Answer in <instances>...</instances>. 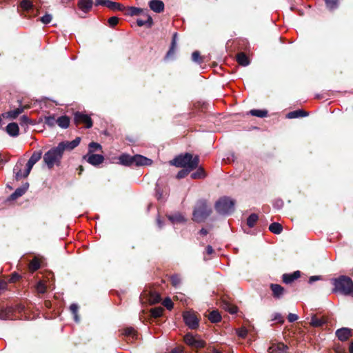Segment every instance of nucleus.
Returning a JSON list of instances; mask_svg holds the SVG:
<instances>
[{
	"label": "nucleus",
	"instance_id": "nucleus-17",
	"mask_svg": "<svg viewBox=\"0 0 353 353\" xmlns=\"http://www.w3.org/2000/svg\"><path fill=\"white\" fill-rule=\"evenodd\" d=\"M6 131L10 136L15 137L19 135V128L16 123H10L6 126Z\"/></svg>",
	"mask_w": 353,
	"mask_h": 353
},
{
	"label": "nucleus",
	"instance_id": "nucleus-12",
	"mask_svg": "<svg viewBox=\"0 0 353 353\" xmlns=\"http://www.w3.org/2000/svg\"><path fill=\"white\" fill-rule=\"evenodd\" d=\"M270 287L272 292V295L275 299H279L283 296L285 290L281 285L279 284L271 283Z\"/></svg>",
	"mask_w": 353,
	"mask_h": 353
},
{
	"label": "nucleus",
	"instance_id": "nucleus-35",
	"mask_svg": "<svg viewBox=\"0 0 353 353\" xmlns=\"http://www.w3.org/2000/svg\"><path fill=\"white\" fill-rule=\"evenodd\" d=\"M250 114L252 116L263 118L267 116L268 111L264 110H251Z\"/></svg>",
	"mask_w": 353,
	"mask_h": 353
},
{
	"label": "nucleus",
	"instance_id": "nucleus-45",
	"mask_svg": "<svg viewBox=\"0 0 353 353\" xmlns=\"http://www.w3.org/2000/svg\"><path fill=\"white\" fill-rule=\"evenodd\" d=\"M23 112V108H17L8 112V117L12 119L17 118Z\"/></svg>",
	"mask_w": 353,
	"mask_h": 353
},
{
	"label": "nucleus",
	"instance_id": "nucleus-49",
	"mask_svg": "<svg viewBox=\"0 0 353 353\" xmlns=\"http://www.w3.org/2000/svg\"><path fill=\"white\" fill-rule=\"evenodd\" d=\"M52 19V14L46 13L44 16L41 17L40 21L44 24H48L51 22Z\"/></svg>",
	"mask_w": 353,
	"mask_h": 353
},
{
	"label": "nucleus",
	"instance_id": "nucleus-40",
	"mask_svg": "<svg viewBox=\"0 0 353 353\" xmlns=\"http://www.w3.org/2000/svg\"><path fill=\"white\" fill-rule=\"evenodd\" d=\"M70 310L71 311V312L74 315V321L76 322H79V316L77 314V312H78V310H79V306L76 303H72L70 307Z\"/></svg>",
	"mask_w": 353,
	"mask_h": 353
},
{
	"label": "nucleus",
	"instance_id": "nucleus-61",
	"mask_svg": "<svg viewBox=\"0 0 353 353\" xmlns=\"http://www.w3.org/2000/svg\"><path fill=\"white\" fill-rule=\"evenodd\" d=\"M288 319L290 322L292 323L298 319V316L295 314L290 313Z\"/></svg>",
	"mask_w": 353,
	"mask_h": 353
},
{
	"label": "nucleus",
	"instance_id": "nucleus-19",
	"mask_svg": "<svg viewBox=\"0 0 353 353\" xmlns=\"http://www.w3.org/2000/svg\"><path fill=\"white\" fill-rule=\"evenodd\" d=\"M79 8L84 12H88L93 6L92 0H80L78 3Z\"/></svg>",
	"mask_w": 353,
	"mask_h": 353
},
{
	"label": "nucleus",
	"instance_id": "nucleus-56",
	"mask_svg": "<svg viewBox=\"0 0 353 353\" xmlns=\"http://www.w3.org/2000/svg\"><path fill=\"white\" fill-rule=\"evenodd\" d=\"M119 19L116 17H112L108 19V23L110 26L114 27L118 23Z\"/></svg>",
	"mask_w": 353,
	"mask_h": 353
},
{
	"label": "nucleus",
	"instance_id": "nucleus-46",
	"mask_svg": "<svg viewBox=\"0 0 353 353\" xmlns=\"http://www.w3.org/2000/svg\"><path fill=\"white\" fill-rule=\"evenodd\" d=\"M13 171H14V173L15 174V178L17 180H20L21 179L26 177V176H23V174L21 173V168L18 165H16L14 168Z\"/></svg>",
	"mask_w": 353,
	"mask_h": 353
},
{
	"label": "nucleus",
	"instance_id": "nucleus-63",
	"mask_svg": "<svg viewBox=\"0 0 353 353\" xmlns=\"http://www.w3.org/2000/svg\"><path fill=\"white\" fill-rule=\"evenodd\" d=\"M171 353H183V348L181 347L173 349Z\"/></svg>",
	"mask_w": 353,
	"mask_h": 353
},
{
	"label": "nucleus",
	"instance_id": "nucleus-6",
	"mask_svg": "<svg viewBox=\"0 0 353 353\" xmlns=\"http://www.w3.org/2000/svg\"><path fill=\"white\" fill-rule=\"evenodd\" d=\"M183 320L185 324L190 329H196L199 326V319L196 314L192 312H185L183 313Z\"/></svg>",
	"mask_w": 353,
	"mask_h": 353
},
{
	"label": "nucleus",
	"instance_id": "nucleus-25",
	"mask_svg": "<svg viewBox=\"0 0 353 353\" xmlns=\"http://www.w3.org/2000/svg\"><path fill=\"white\" fill-rule=\"evenodd\" d=\"M145 19H139L137 20V23L139 26H148V27H150L152 24V17L148 15H145Z\"/></svg>",
	"mask_w": 353,
	"mask_h": 353
},
{
	"label": "nucleus",
	"instance_id": "nucleus-5",
	"mask_svg": "<svg viewBox=\"0 0 353 353\" xmlns=\"http://www.w3.org/2000/svg\"><path fill=\"white\" fill-rule=\"evenodd\" d=\"M235 202L230 197L220 198L215 203L214 208L216 212L223 215H228L234 212Z\"/></svg>",
	"mask_w": 353,
	"mask_h": 353
},
{
	"label": "nucleus",
	"instance_id": "nucleus-43",
	"mask_svg": "<svg viewBox=\"0 0 353 353\" xmlns=\"http://www.w3.org/2000/svg\"><path fill=\"white\" fill-rule=\"evenodd\" d=\"M151 315L154 318L160 317L163 312V308L161 307H155L151 310Z\"/></svg>",
	"mask_w": 353,
	"mask_h": 353
},
{
	"label": "nucleus",
	"instance_id": "nucleus-41",
	"mask_svg": "<svg viewBox=\"0 0 353 353\" xmlns=\"http://www.w3.org/2000/svg\"><path fill=\"white\" fill-rule=\"evenodd\" d=\"M42 153L41 152H34L30 158L29 159V161L31 162V163L35 164L37 162H38L41 158Z\"/></svg>",
	"mask_w": 353,
	"mask_h": 353
},
{
	"label": "nucleus",
	"instance_id": "nucleus-32",
	"mask_svg": "<svg viewBox=\"0 0 353 353\" xmlns=\"http://www.w3.org/2000/svg\"><path fill=\"white\" fill-rule=\"evenodd\" d=\"M208 319L212 323H218L221 321V316L217 310H213L209 314Z\"/></svg>",
	"mask_w": 353,
	"mask_h": 353
},
{
	"label": "nucleus",
	"instance_id": "nucleus-55",
	"mask_svg": "<svg viewBox=\"0 0 353 353\" xmlns=\"http://www.w3.org/2000/svg\"><path fill=\"white\" fill-rule=\"evenodd\" d=\"M37 290L39 293H45L46 290L45 285L42 282H39L37 285Z\"/></svg>",
	"mask_w": 353,
	"mask_h": 353
},
{
	"label": "nucleus",
	"instance_id": "nucleus-60",
	"mask_svg": "<svg viewBox=\"0 0 353 353\" xmlns=\"http://www.w3.org/2000/svg\"><path fill=\"white\" fill-rule=\"evenodd\" d=\"M272 320L278 321L279 322H283V316L279 313H274L273 314Z\"/></svg>",
	"mask_w": 353,
	"mask_h": 353
},
{
	"label": "nucleus",
	"instance_id": "nucleus-59",
	"mask_svg": "<svg viewBox=\"0 0 353 353\" xmlns=\"http://www.w3.org/2000/svg\"><path fill=\"white\" fill-rule=\"evenodd\" d=\"M176 34H174V37H173V40H172V46L170 49V50L168 51V54H167V56H170L171 54H173L174 53V46H175V44H176V42H175V37H176Z\"/></svg>",
	"mask_w": 353,
	"mask_h": 353
},
{
	"label": "nucleus",
	"instance_id": "nucleus-16",
	"mask_svg": "<svg viewBox=\"0 0 353 353\" xmlns=\"http://www.w3.org/2000/svg\"><path fill=\"white\" fill-rule=\"evenodd\" d=\"M152 163V160L142 155L137 154L134 156V165H148Z\"/></svg>",
	"mask_w": 353,
	"mask_h": 353
},
{
	"label": "nucleus",
	"instance_id": "nucleus-53",
	"mask_svg": "<svg viewBox=\"0 0 353 353\" xmlns=\"http://www.w3.org/2000/svg\"><path fill=\"white\" fill-rule=\"evenodd\" d=\"M163 305L167 307V309L168 310H171L173 307V303H172V300L170 299V298H166L163 302Z\"/></svg>",
	"mask_w": 353,
	"mask_h": 353
},
{
	"label": "nucleus",
	"instance_id": "nucleus-52",
	"mask_svg": "<svg viewBox=\"0 0 353 353\" xmlns=\"http://www.w3.org/2000/svg\"><path fill=\"white\" fill-rule=\"evenodd\" d=\"M192 59L193 61L196 63H201V57L200 56V53L198 51H194L192 54Z\"/></svg>",
	"mask_w": 353,
	"mask_h": 353
},
{
	"label": "nucleus",
	"instance_id": "nucleus-23",
	"mask_svg": "<svg viewBox=\"0 0 353 353\" xmlns=\"http://www.w3.org/2000/svg\"><path fill=\"white\" fill-rule=\"evenodd\" d=\"M326 323L325 318L319 319L316 315H313L311 319L310 325L314 327H320Z\"/></svg>",
	"mask_w": 353,
	"mask_h": 353
},
{
	"label": "nucleus",
	"instance_id": "nucleus-62",
	"mask_svg": "<svg viewBox=\"0 0 353 353\" xmlns=\"http://www.w3.org/2000/svg\"><path fill=\"white\" fill-rule=\"evenodd\" d=\"M283 205V202L282 200H277L274 203V207L278 210L281 209Z\"/></svg>",
	"mask_w": 353,
	"mask_h": 353
},
{
	"label": "nucleus",
	"instance_id": "nucleus-44",
	"mask_svg": "<svg viewBox=\"0 0 353 353\" xmlns=\"http://www.w3.org/2000/svg\"><path fill=\"white\" fill-rule=\"evenodd\" d=\"M45 123L50 127H53L57 123V119L54 116H48L45 117Z\"/></svg>",
	"mask_w": 353,
	"mask_h": 353
},
{
	"label": "nucleus",
	"instance_id": "nucleus-24",
	"mask_svg": "<svg viewBox=\"0 0 353 353\" xmlns=\"http://www.w3.org/2000/svg\"><path fill=\"white\" fill-rule=\"evenodd\" d=\"M57 124L61 128L66 129L70 125V119L67 116H61L57 119Z\"/></svg>",
	"mask_w": 353,
	"mask_h": 353
},
{
	"label": "nucleus",
	"instance_id": "nucleus-54",
	"mask_svg": "<svg viewBox=\"0 0 353 353\" xmlns=\"http://www.w3.org/2000/svg\"><path fill=\"white\" fill-rule=\"evenodd\" d=\"M34 165V163H31V162H30L29 161H28V163L26 164V169L25 172H23V176H28V174H30Z\"/></svg>",
	"mask_w": 353,
	"mask_h": 353
},
{
	"label": "nucleus",
	"instance_id": "nucleus-21",
	"mask_svg": "<svg viewBox=\"0 0 353 353\" xmlns=\"http://www.w3.org/2000/svg\"><path fill=\"white\" fill-rule=\"evenodd\" d=\"M105 6L112 10H123L125 9V7L122 4L110 0H106Z\"/></svg>",
	"mask_w": 353,
	"mask_h": 353
},
{
	"label": "nucleus",
	"instance_id": "nucleus-1",
	"mask_svg": "<svg viewBox=\"0 0 353 353\" xmlns=\"http://www.w3.org/2000/svg\"><path fill=\"white\" fill-rule=\"evenodd\" d=\"M199 159L198 156L193 157L190 153L181 154L175 157L171 164L178 168H187L189 170H194L199 165Z\"/></svg>",
	"mask_w": 353,
	"mask_h": 353
},
{
	"label": "nucleus",
	"instance_id": "nucleus-58",
	"mask_svg": "<svg viewBox=\"0 0 353 353\" xmlns=\"http://www.w3.org/2000/svg\"><path fill=\"white\" fill-rule=\"evenodd\" d=\"M248 331L245 328H241L237 330V334L241 338H245L247 336Z\"/></svg>",
	"mask_w": 353,
	"mask_h": 353
},
{
	"label": "nucleus",
	"instance_id": "nucleus-9",
	"mask_svg": "<svg viewBox=\"0 0 353 353\" xmlns=\"http://www.w3.org/2000/svg\"><path fill=\"white\" fill-rule=\"evenodd\" d=\"M83 159L88 163L94 166L99 165L104 161V157L103 155L88 152L83 157Z\"/></svg>",
	"mask_w": 353,
	"mask_h": 353
},
{
	"label": "nucleus",
	"instance_id": "nucleus-51",
	"mask_svg": "<svg viewBox=\"0 0 353 353\" xmlns=\"http://www.w3.org/2000/svg\"><path fill=\"white\" fill-rule=\"evenodd\" d=\"M129 10H130V14L132 16L138 15V14H141V12H143V10H141V8H136V7H130L129 8Z\"/></svg>",
	"mask_w": 353,
	"mask_h": 353
},
{
	"label": "nucleus",
	"instance_id": "nucleus-26",
	"mask_svg": "<svg viewBox=\"0 0 353 353\" xmlns=\"http://www.w3.org/2000/svg\"><path fill=\"white\" fill-rule=\"evenodd\" d=\"M307 115H308L307 112H306L302 110H295V111L289 112L287 114V117L289 119H295V118L305 117Z\"/></svg>",
	"mask_w": 353,
	"mask_h": 353
},
{
	"label": "nucleus",
	"instance_id": "nucleus-50",
	"mask_svg": "<svg viewBox=\"0 0 353 353\" xmlns=\"http://www.w3.org/2000/svg\"><path fill=\"white\" fill-rule=\"evenodd\" d=\"M170 280H171L172 284L175 287L178 286L181 283V278L179 275L172 276L170 278Z\"/></svg>",
	"mask_w": 353,
	"mask_h": 353
},
{
	"label": "nucleus",
	"instance_id": "nucleus-29",
	"mask_svg": "<svg viewBox=\"0 0 353 353\" xmlns=\"http://www.w3.org/2000/svg\"><path fill=\"white\" fill-rule=\"evenodd\" d=\"M12 309L11 307L0 309V319L6 320L11 317Z\"/></svg>",
	"mask_w": 353,
	"mask_h": 353
},
{
	"label": "nucleus",
	"instance_id": "nucleus-11",
	"mask_svg": "<svg viewBox=\"0 0 353 353\" xmlns=\"http://www.w3.org/2000/svg\"><path fill=\"white\" fill-rule=\"evenodd\" d=\"M351 330L347 327H342L336 331V336L341 341H347L351 336Z\"/></svg>",
	"mask_w": 353,
	"mask_h": 353
},
{
	"label": "nucleus",
	"instance_id": "nucleus-7",
	"mask_svg": "<svg viewBox=\"0 0 353 353\" xmlns=\"http://www.w3.org/2000/svg\"><path fill=\"white\" fill-rule=\"evenodd\" d=\"M74 120L77 125L83 123L86 128H90L92 126L91 118L82 112H77L74 114Z\"/></svg>",
	"mask_w": 353,
	"mask_h": 353
},
{
	"label": "nucleus",
	"instance_id": "nucleus-4",
	"mask_svg": "<svg viewBox=\"0 0 353 353\" xmlns=\"http://www.w3.org/2000/svg\"><path fill=\"white\" fill-rule=\"evenodd\" d=\"M63 157V152L60 149L57 147H54L46 152L43 155V162L46 165L48 169H52L54 165H59L61 163V159Z\"/></svg>",
	"mask_w": 353,
	"mask_h": 353
},
{
	"label": "nucleus",
	"instance_id": "nucleus-22",
	"mask_svg": "<svg viewBox=\"0 0 353 353\" xmlns=\"http://www.w3.org/2000/svg\"><path fill=\"white\" fill-rule=\"evenodd\" d=\"M119 161L122 165H134V156L123 154L119 157Z\"/></svg>",
	"mask_w": 353,
	"mask_h": 353
},
{
	"label": "nucleus",
	"instance_id": "nucleus-33",
	"mask_svg": "<svg viewBox=\"0 0 353 353\" xmlns=\"http://www.w3.org/2000/svg\"><path fill=\"white\" fill-rule=\"evenodd\" d=\"M168 219L172 223H182L185 221V218L179 213L170 215Z\"/></svg>",
	"mask_w": 353,
	"mask_h": 353
},
{
	"label": "nucleus",
	"instance_id": "nucleus-27",
	"mask_svg": "<svg viewBox=\"0 0 353 353\" xmlns=\"http://www.w3.org/2000/svg\"><path fill=\"white\" fill-rule=\"evenodd\" d=\"M221 307H223V309L229 312L230 314H235L237 312L236 306L232 305L228 301H223L221 303Z\"/></svg>",
	"mask_w": 353,
	"mask_h": 353
},
{
	"label": "nucleus",
	"instance_id": "nucleus-20",
	"mask_svg": "<svg viewBox=\"0 0 353 353\" xmlns=\"http://www.w3.org/2000/svg\"><path fill=\"white\" fill-rule=\"evenodd\" d=\"M28 188V184L26 183L23 186L18 188L11 195L10 199L12 200H15L17 198L25 194Z\"/></svg>",
	"mask_w": 353,
	"mask_h": 353
},
{
	"label": "nucleus",
	"instance_id": "nucleus-15",
	"mask_svg": "<svg viewBox=\"0 0 353 353\" xmlns=\"http://www.w3.org/2000/svg\"><path fill=\"white\" fill-rule=\"evenodd\" d=\"M144 295L148 297V301L154 304L157 303H159L161 301V296L160 294L154 291V290H150V291H145Z\"/></svg>",
	"mask_w": 353,
	"mask_h": 353
},
{
	"label": "nucleus",
	"instance_id": "nucleus-38",
	"mask_svg": "<svg viewBox=\"0 0 353 353\" xmlns=\"http://www.w3.org/2000/svg\"><path fill=\"white\" fill-rule=\"evenodd\" d=\"M101 145L96 142H91L88 145V153H94L96 151L101 150Z\"/></svg>",
	"mask_w": 353,
	"mask_h": 353
},
{
	"label": "nucleus",
	"instance_id": "nucleus-13",
	"mask_svg": "<svg viewBox=\"0 0 353 353\" xmlns=\"http://www.w3.org/2000/svg\"><path fill=\"white\" fill-rule=\"evenodd\" d=\"M149 6L152 10L157 13H160L164 10V3L161 0H151L149 2Z\"/></svg>",
	"mask_w": 353,
	"mask_h": 353
},
{
	"label": "nucleus",
	"instance_id": "nucleus-18",
	"mask_svg": "<svg viewBox=\"0 0 353 353\" xmlns=\"http://www.w3.org/2000/svg\"><path fill=\"white\" fill-rule=\"evenodd\" d=\"M301 276V273L299 271H295L292 274H284L282 276L283 281L285 283H290L294 280L299 278Z\"/></svg>",
	"mask_w": 353,
	"mask_h": 353
},
{
	"label": "nucleus",
	"instance_id": "nucleus-36",
	"mask_svg": "<svg viewBox=\"0 0 353 353\" xmlns=\"http://www.w3.org/2000/svg\"><path fill=\"white\" fill-rule=\"evenodd\" d=\"M205 176V172L202 168H199L196 172H193L191 174V178L194 179H203Z\"/></svg>",
	"mask_w": 353,
	"mask_h": 353
},
{
	"label": "nucleus",
	"instance_id": "nucleus-14",
	"mask_svg": "<svg viewBox=\"0 0 353 353\" xmlns=\"http://www.w3.org/2000/svg\"><path fill=\"white\" fill-rule=\"evenodd\" d=\"M288 346L282 343L273 344L269 347L270 353H287Z\"/></svg>",
	"mask_w": 353,
	"mask_h": 353
},
{
	"label": "nucleus",
	"instance_id": "nucleus-34",
	"mask_svg": "<svg viewBox=\"0 0 353 353\" xmlns=\"http://www.w3.org/2000/svg\"><path fill=\"white\" fill-rule=\"evenodd\" d=\"M325 2L327 8L333 11L338 8L339 0H325Z\"/></svg>",
	"mask_w": 353,
	"mask_h": 353
},
{
	"label": "nucleus",
	"instance_id": "nucleus-57",
	"mask_svg": "<svg viewBox=\"0 0 353 353\" xmlns=\"http://www.w3.org/2000/svg\"><path fill=\"white\" fill-rule=\"evenodd\" d=\"M156 196L158 200L163 199V193L160 190L159 183H157L156 185Z\"/></svg>",
	"mask_w": 353,
	"mask_h": 353
},
{
	"label": "nucleus",
	"instance_id": "nucleus-10",
	"mask_svg": "<svg viewBox=\"0 0 353 353\" xmlns=\"http://www.w3.org/2000/svg\"><path fill=\"white\" fill-rule=\"evenodd\" d=\"M80 137H77L72 141H62L58 144V148L63 153L65 150H72L80 143Z\"/></svg>",
	"mask_w": 353,
	"mask_h": 353
},
{
	"label": "nucleus",
	"instance_id": "nucleus-28",
	"mask_svg": "<svg viewBox=\"0 0 353 353\" xmlns=\"http://www.w3.org/2000/svg\"><path fill=\"white\" fill-rule=\"evenodd\" d=\"M221 307H223V309L229 312L230 314H235L237 312L236 306L232 305L228 301H223L221 303Z\"/></svg>",
	"mask_w": 353,
	"mask_h": 353
},
{
	"label": "nucleus",
	"instance_id": "nucleus-3",
	"mask_svg": "<svg viewBox=\"0 0 353 353\" xmlns=\"http://www.w3.org/2000/svg\"><path fill=\"white\" fill-rule=\"evenodd\" d=\"M212 209L204 199L199 200L193 211V220L196 222H202L211 214Z\"/></svg>",
	"mask_w": 353,
	"mask_h": 353
},
{
	"label": "nucleus",
	"instance_id": "nucleus-8",
	"mask_svg": "<svg viewBox=\"0 0 353 353\" xmlns=\"http://www.w3.org/2000/svg\"><path fill=\"white\" fill-rule=\"evenodd\" d=\"M184 341L186 344L194 348H201L205 345V342L203 340L196 338L190 333L185 334Z\"/></svg>",
	"mask_w": 353,
	"mask_h": 353
},
{
	"label": "nucleus",
	"instance_id": "nucleus-42",
	"mask_svg": "<svg viewBox=\"0 0 353 353\" xmlns=\"http://www.w3.org/2000/svg\"><path fill=\"white\" fill-rule=\"evenodd\" d=\"M39 268H40V263H39V261L37 258L33 259L30 262L29 268L32 271L37 270Z\"/></svg>",
	"mask_w": 353,
	"mask_h": 353
},
{
	"label": "nucleus",
	"instance_id": "nucleus-2",
	"mask_svg": "<svg viewBox=\"0 0 353 353\" xmlns=\"http://www.w3.org/2000/svg\"><path fill=\"white\" fill-rule=\"evenodd\" d=\"M332 283L334 285V292H339L344 295L353 296V281L350 277L340 276L332 279Z\"/></svg>",
	"mask_w": 353,
	"mask_h": 353
},
{
	"label": "nucleus",
	"instance_id": "nucleus-48",
	"mask_svg": "<svg viewBox=\"0 0 353 353\" xmlns=\"http://www.w3.org/2000/svg\"><path fill=\"white\" fill-rule=\"evenodd\" d=\"M191 171H192V170L183 168V170H180L177 173L176 178L177 179H183V178L185 177Z\"/></svg>",
	"mask_w": 353,
	"mask_h": 353
},
{
	"label": "nucleus",
	"instance_id": "nucleus-39",
	"mask_svg": "<svg viewBox=\"0 0 353 353\" xmlns=\"http://www.w3.org/2000/svg\"><path fill=\"white\" fill-rule=\"evenodd\" d=\"M258 215L256 214H251L248 219H247V224L250 228H252L256 221H258Z\"/></svg>",
	"mask_w": 353,
	"mask_h": 353
},
{
	"label": "nucleus",
	"instance_id": "nucleus-30",
	"mask_svg": "<svg viewBox=\"0 0 353 353\" xmlns=\"http://www.w3.org/2000/svg\"><path fill=\"white\" fill-rule=\"evenodd\" d=\"M236 59L238 63L243 66H247L250 63L248 57L243 52L239 53Z\"/></svg>",
	"mask_w": 353,
	"mask_h": 353
},
{
	"label": "nucleus",
	"instance_id": "nucleus-47",
	"mask_svg": "<svg viewBox=\"0 0 353 353\" xmlns=\"http://www.w3.org/2000/svg\"><path fill=\"white\" fill-rule=\"evenodd\" d=\"M33 5L29 0H23L21 2V7L26 10H28L32 8Z\"/></svg>",
	"mask_w": 353,
	"mask_h": 353
},
{
	"label": "nucleus",
	"instance_id": "nucleus-31",
	"mask_svg": "<svg viewBox=\"0 0 353 353\" xmlns=\"http://www.w3.org/2000/svg\"><path fill=\"white\" fill-rule=\"evenodd\" d=\"M269 230L274 234H279L283 230V227L280 223L274 222L270 225Z\"/></svg>",
	"mask_w": 353,
	"mask_h": 353
},
{
	"label": "nucleus",
	"instance_id": "nucleus-64",
	"mask_svg": "<svg viewBox=\"0 0 353 353\" xmlns=\"http://www.w3.org/2000/svg\"><path fill=\"white\" fill-rule=\"evenodd\" d=\"M19 279V275L17 273H14L12 274V277L10 279V280L13 282L16 281L17 280H18Z\"/></svg>",
	"mask_w": 353,
	"mask_h": 353
},
{
	"label": "nucleus",
	"instance_id": "nucleus-37",
	"mask_svg": "<svg viewBox=\"0 0 353 353\" xmlns=\"http://www.w3.org/2000/svg\"><path fill=\"white\" fill-rule=\"evenodd\" d=\"M123 335L127 337H131L132 339H137V334L132 327H127L123 330Z\"/></svg>",
	"mask_w": 353,
	"mask_h": 353
}]
</instances>
